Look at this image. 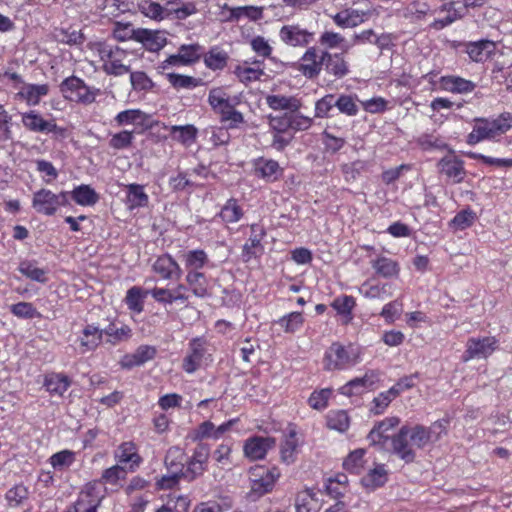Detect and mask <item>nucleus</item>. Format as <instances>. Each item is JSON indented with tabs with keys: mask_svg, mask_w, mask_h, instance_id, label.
Wrapping results in <instances>:
<instances>
[{
	"mask_svg": "<svg viewBox=\"0 0 512 512\" xmlns=\"http://www.w3.org/2000/svg\"><path fill=\"white\" fill-rule=\"evenodd\" d=\"M228 61V55L225 51L220 50L218 47H214L206 53L204 57L205 65L212 70L223 69Z\"/></svg>",
	"mask_w": 512,
	"mask_h": 512,
	"instance_id": "obj_55",
	"label": "nucleus"
},
{
	"mask_svg": "<svg viewBox=\"0 0 512 512\" xmlns=\"http://www.w3.org/2000/svg\"><path fill=\"white\" fill-rule=\"evenodd\" d=\"M390 288L391 285L388 283H381L374 279H368L360 285L359 293L368 299L384 300L392 296V292L389 291Z\"/></svg>",
	"mask_w": 512,
	"mask_h": 512,
	"instance_id": "obj_30",
	"label": "nucleus"
},
{
	"mask_svg": "<svg viewBox=\"0 0 512 512\" xmlns=\"http://www.w3.org/2000/svg\"><path fill=\"white\" fill-rule=\"evenodd\" d=\"M495 50V44L490 40H479L466 44V53L474 62H484Z\"/></svg>",
	"mask_w": 512,
	"mask_h": 512,
	"instance_id": "obj_35",
	"label": "nucleus"
},
{
	"mask_svg": "<svg viewBox=\"0 0 512 512\" xmlns=\"http://www.w3.org/2000/svg\"><path fill=\"white\" fill-rule=\"evenodd\" d=\"M342 53H331L330 51H322V60L327 73L336 78H343L349 73V66Z\"/></svg>",
	"mask_w": 512,
	"mask_h": 512,
	"instance_id": "obj_21",
	"label": "nucleus"
},
{
	"mask_svg": "<svg viewBox=\"0 0 512 512\" xmlns=\"http://www.w3.org/2000/svg\"><path fill=\"white\" fill-rule=\"evenodd\" d=\"M275 444V439L271 437H250L244 442V455L251 460H261Z\"/></svg>",
	"mask_w": 512,
	"mask_h": 512,
	"instance_id": "obj_14",
	"label": "nucleus"
},
{
	"mask_svg": "<svg viewBox=\"0 0 512 512\" xmlns=\"http://www.w3.org/2000/svg\"><path fill=\"white\" fill-rule=\"evenodd\" d=\"M370 265L374 269L375 273L386 279L397 278L400 274L399 263L386 256H377L370 260Z\"/></svg>",
	"mask_w": 512,
	"mask_h": 512,
	"instance_id": "obj_26",
	"label": "nucleus"
},
{
	"mask_svg": "<svg viewBox=\"0 0 512 512\" xmlns=\"http://www.w3.org/2000/svg\"><path fill=\"white\" fill-rule=\"evenodd\" d=\"M185 281L194 296L205 298L210 295L208 280L202 272H187Z\"/></svg>",
	"mask_w": 512,
	"mask_h": 512,
	"instance_id": "obj_40",
	"label": "nucleus"
},
{
	"mask_svg": "<svg viewBox=\"0 0 512 512\" xmlns=\"http://www.w3.org/2000/svg\"><path fill=\"white\" fill-rule=\"evenodd\" d=\"M88 49L94 56L100 58L102 69L106 74L122 76L130 72V66L124 63L128 53L119 46L110 45L104 41H94L88 44Z\"/></svg>",
	"mask_w": 512,
	"mask_h": 512,
	"instance_id": "obj_3",
	"label": "nucleus"
},
{
	"mask_svg": "<svg viewBox=\"0 0 512 512\" xmlns=\"http://www.w3.org/2000/svg\"><path fill=\"white\" fill-rule=\"evenodd\" d=\"M114 459L122 466H125L130 472H134L142 463V458L138 453L137 445L132 441L121 443L113 452Z\"/></svg>",
	"mask_w": 512,
	"mask_h": 512,
	"instance_id": "obj_12",
	"label": "nucleus"
},
{
	"mask_svg": "<svg viewBox=\"0 0 512 512\" xmlns=\"http://www.w3.org/2000/svg\"><path fill=\"white\" fill-rule=\"evenodd\" d=\"M253 166L255 174L266 181H275L282 175V169L278 162L272 159L257 158L254 160Z\"/></svg>",
	"mask_w": 512,
	"mask_h": 512,
	"instance_id": "obj_31",
	"label": "nucleus"
},
{
	"mask_svg": "<svg viewBox=\"0 0 512 512\" xmlns=\"http://www.w3.org/2000/svg\"><path fill=\"white\" fill-rule=\"evenodd\" d=\"M69 204L68 191H62L58 194L49 189L42 188L34 192L32 197L33 209L42 215L52 216L58 208Z\"/></svg>",
	"mask_w": 512,
	"mask_h": 512,
	"instance_id": "obj_5",
	"label": "nucleus"
},
{
	"mask_svg": "<svg viewBox=\"0 0 512 512\" xmlns=\"http://www.w3.org/2000/svg\"><path fill=\"white\" fill-rule=\"evenodd\" d=\"M336 107L340 113L347 116H356L359 112L357 97L353 95L342 94L336 99Z\"/></svg>",
	"mask_w": 512,
	"mask_h": 512,
	"instance_id": "obj_59",
	"label": "nucleus"
},
{
	"mask_svg": "<svg viewBox=\"0 0 512 512\" xmlns=\"http://www.w3.org/2000/svg\"><path fill=\"white\" fill-rule=\"evenodd\" d=\"M48 461L54 470L64 471L74 464L76 453L65 449L51 455Z\"/></svg>",
	"mask_w": 512,
	"mask_h": 512,
	"instance_id": "obj_50",
	"label": "nucleus"
},
{
	"mask_svg": "<svg viewBox=\"0 0 512 512\" xmlns=\"http://www.w3.org/2000/svg\"><path fill=\"white\" fill-rule=\"evenodd\" d=\"M324 65L322 52L318 54L315 47L308 48L300 59L299 70L307 78L317 77Z\"/></svg>",
	"mask_w": 512,
	"mask_h": 512,
	"instance_id": "obj_16",
	"label": "nucleus"
},
{
	"mask_svg": "<svg viewBox=\"0 0 512 512\" xmlns=\"http://www.w3.org/2000/svg\"><path fill=\"white\" fill-rule=\"evenodd\" d=\"M71 384L70 379L60 373H50L45 376L44 387L46 390L57 396H62Z\"/></svg>",
	"mask_w": 512,
	"mask_h": 512,
	"instance_id": "obj_44",
	"label": "nucleus"
},
{
	"mask_svg": "<svg viewBox=\"0 0 512 512\" xmlns=\"http://www.w3.org/2000/svg\"><path fill=\"white\" fill-rule=\"evenodd\" d=\"M295 508L296 512H318L320 504L317 493L311 488L298 492L295 499Z\"/></svg>",
	"mask_w": 512,
	"mask_h": 512,
	"instance_id": "obj_39",
	"label": "nucleus"
},
{
	"mask_svg": "<svg viewBox=\"0 0 512 512\" xmlns=\"http://www.w3.org/2000/svg\"><path fill=\"white\" fill-rule=\"evenodd\" d=\"M437 162L438 172L453 184L462 183L466 177L465 163L452 149Z\"/></svg>",
	"mask_w": 512,
	"mask_h": 512,
	"instance_id": "obj_9",
	"label": "nucleus"
},
{
	"mask_svg": "<svg viewBox=\"0 0 512 512\" xmlns=\"http://www.w3.org/2000/svg\"><path fill=\"white\" fill-rule=\"evenodd\" d=\"M476 218V213L472 209H463L453 217L449 225L451 228L455 230L462 231L471 227L475 222Z\"/></svg>",
	"mask_w": 512,
	"mask_h": 512,
	"instance_id": "obj_56",
	"label": "nucleus"
},
{
	"mask_svg": "<svg viewBox=\"0 0 512 512\" xmlns=\"http://www.w3.org/2000/svg\"><path fill=\"white\" fill-rule=\"evenodd\" d=\"M512 128V113L504 112L496 118H475L467 143L474 146L483 141H499Z\"/></svg>",
	"mask_w": 512,
	"mask_h": 512,
	"instance_id": "obj_2",
	"label": "nucleus"
},
{
	"mask_svg": "<svg viewBox=\"0 0 512 512\" xmlns=\"http://www.w3.org/2000/svg\"><path fill=\"white\" fill-rule=\"evenodd\" d=\"M60 90L66 99L83 104L93 103L99 92L98 89L88 87L82 79L75 76L66 78L61 83Z\"/></svg>",
	"mask_w": 512,
	"mask_h": 512,
	"instance_id": "obj_7",
	"label": "nucleus"
},
{
	"mask_svg": "<svg viewBox=\"0 0 512 512\" xmlns=\"http://www.w3.org/2000/svg\"><path fill=\"white\" fill-rule=\"evenodd\" d=\"M148 294V290L133 286L128 289L124 301L130 311L140 314L144 309V300Z\"/></svg>",
	"mask_w": 512,
	"mask_h": 512,
	"instance_id": "obj_48",
	"label": "nucleus"
},
{
	"mask_svg": "<svg viewBox=\"0 0 512 512\" xmlns=\"http://www.w3.org/2000/svg\"><path fill=\"white\" fill-rule=\"evenodd\" d=\"M239 418H233L228 420L227 422L222 423L219 426H215L211 421H204L198 425V427L193 432L194 440H204V439H220L225 433L229 432L236 423H238Z\"/></svg>",
	"mask_w": 512,
	"mask_h": 512,
	"instance_id": "obj_13",
	"label": "nucleus"
},
{
	"mask_svg": "<svg viewBox=\"0 0 512 512\" xmlns=\"http://www.w3.org/2000/svg\"><path fill=\"white\" fill-rule=\"evenodd\" d=\"M18 270L25 277H27L33 281H37V282H41V283H45L47 281L46 270L39 268L35 262L28 261V260L22 261L19 264Z\"/></svg>",
	"mask_w": 512,
	"mask_h": 512,
	"instance_id": "obj_53",
	"label": "nucleus"
},
{
	"mask_svg": "<svg viewBox=\"0 0 512 512\" xmlns=\"http://www.w3.org/2000/svg\"><path fill=\"white\" fill-rule=\"evenodd\" d=\"M445 431V421H436L430 427L404 425L391 439L392 452L405 463H412L418 450L439 440Z\"/></svg>",
	"mask_w": 512,
	"mask_h": 512,
	"instance_id": "obj_1",
	"label": "nucleus"
},
{
	"mask_svg": "<svg viewBox=\"0 0 512 512\" xmlns=\"http://www.w3.org/2000/svg\"><path fill=\"white\" fill-rule=\"evenodd\" d=\"M202 52V46L197 43L189 45L183 44L178 48L180 58H182L184 63L188 65L197 62L200 59Z\"/></svg>",
	"mask_w": 512,
	"mask_h": 512,
	"instance_id": "obj_63",
	"label": "nucleus"
},
{
	"mask_svg": "<svg viewBox=\"0 0 512 512\" xmlns=\"http://www.w3.org/2000/svg\"><path fill=\"white\" fill-rule=\"evenodd\" d=\"M365 16L366 13L362 10L348 8L331 15V18L336 26L346 29L354 28L362 24L365 20Z\"/></svg>",
	"mask_w": 512,
	"mask_h": 512,
	"instance_id": "obj_27",
	"label": "nucleus"
},
{
	"mask_svg": "<svg viewBox=\"0 0 512 512\" xmlns=\"http://www.w3.org/2000/svg\"><path fill=\"white\" fill-rule=\"evenodd\" d=\"M222 9L229 11V16L225 19L229 22L239 21L242 18H247L250 21L256 22L263 18L264 11V8L260 6L229 7L228 4H224Z\"/></svg>",
	"mask_w": 512,
	"mask_h": 512,
	"instance_id": "obj_29",
	"label": "nucleus"
},
{
	"mask_svg": "<svg viewBox=\"0 0 512 512\" xmlns=\"http://www.w3.org/2000/svg\"><path fill=\"white\" fill-rule=\"evenodd\" d=\"M136 42L141 43L148 51L157 52L167 44V38L160 31L138 28L136 29Z\"/></svg>",
	"mask_w": 512,
	"mask_h": 512,
	"instance_id": "obj_22",
	"label": "nucleus"
},
{
	"mask_svg": "<svg viewBox=\"0 0 512 512\" xmlns=\"http://www.w3.org/2000/svg\"><path fill=\"white\" fill-rule=\"evenodd\" d=\"M172 140L182 144L185 147L193 145L197 139L198 129L192 125H172L166 127Z\"/></svg>",
	"mask_w": 512,
	"mask_h": 512,
	"instance_id": "obj_32",
	"label": "nucleus"
},
{
	"mask_svg": "<svg viewBox=\"0 0 512 512\" xmlns=\"http://www.w3.org/2000/svg\"><path fill=\"white\" fill-rule=\"evenodd\" d=\"M499 348V340L495 336H477L468 338L462 360L489 358Z\"/></svg>",
	"mask_w": 512,
	"mask_h": 512,
	"instance_id": "obj_6",
	"label": "nucleus"
},
{
	"mask_svg": "<svg viewBox=\"0 0 512 512\" xmlns=\"http://www.w3.org/2000/svg\"><path fill=\"white\" fill-rule=\"evenodd\" d=\"M265 101L269 108L284 110L286 113H296L302 105L299 98L282 94L267 95Z\"/></svg>",
	"mask_w": 512,
	"mask_h": 512,
	"instance_id": "obj_28",
	"label": "nucleus"
},
{
	"mask_svg": "<svg viewBox=\"0 0 512 512\" xmlns=\"http://www.w3.org/2000/svg\"><path fill=\"white\" fill-rule=\"evenodd\" d=\"M243 216V209L236 199H229L220 211V217L226 223H236Z\"/></svg>",
	"mask_w": 512,
	"mask_h": 512,
	"instance_id": "obj_54",
	"label": "nucleus"
},
{
	"mask_svg": "<svg viewBox=\"0 0 512 512\" xmlns=\"http://www.w3.org/2000/svg\"><path fill=\"white\" fill-rule=\"evenodd\" d=\"M187 272L199 270L209 264L208 254L203 249H193L183 252L180 256Z\"/></svg>",
	"mask_w": 512,
	"mask_h": 512,
	"instance_id": "obj_36",
	"label": "nucleus"
},
{
	"mask_svg": "<svg viewBox=\"0 0 512 512\" xmlns=\"http://www.w3.org/2000/svg\"><path fill=\"white\" fill-rule=\"evenodd\" d=\"M319 44L324 48L323 51L340 49L342 52H348L352 45L348 43L345 37L331 30H326L319 36Z\"/></svg>",
	"mask_w": 512,
	"mask_h": 512,
	"instance_id": "obj_37",
	"label": "nucleus"
},
{
	"mask_svg": "<svg viewBox=\"0 0 512 512\" xmlns=\"http://www.w3.org/2000/svg\"><path fill=\"white\" fill-rule=\"evenodd\" d=\"M156 353L157 350L154 346L141 345L133 353L124 355L120 360V366L124 369L141 366L152 360Z\"/></svg>",
	"mask_w": 512,
	"mask_h": 512,
	"instance_id": "obj_20",
	"label": "nucleus"
},
{
	"mask_svg": "<svg viewBox=\"0 0 512 512\" xmlns=\"http://www.w3.org/2000/svg\"><path fill=\"white\" fill-rule=\"evenodd\" d=\"M127 188V204L130 209L145 207L149 203V196L144 190V186L140 184H129Z\"/></svg>",
	"mask_w": 512,
	"mask_h": 512,
	"instance_id": "obj_46",
	"label": "nucleus"
},
{
	"mask_svg": "<svg viewBox=\"0 0 512 512\" xmlns=\"http://www.w3.org/2000/svg\"><path fill=\"white\" fill-rule=\"evenodd\" d=\"M331 306L346 321H350L352 319V310L355 307V300L352 296L343 295L335 298Z\"/></svg>",
	"mask_w": 512,
	"mask_h": 512,
	"instance_id": "obj_57",
	"label": "nucleus"
},
{
	"mask_svg": "<svg viewBox=\"0 0 512 512\" xmlns=\"http://www.w3.org/2000/svg\"><path fill=\"white\" fill-rule=\"evenodd\" d=\"M365 450L356 449L352 451L344 460L343 468L352 474H360L366 463L364 459Z\"/></svg>",
	"mask_w": 512,
	"mask_h": 512,
	"instance_id": "obj_51",
	"label": "nucleus"
},
{
	"mask_svg": "<svg viewBox=\"0 0 512 512\" xmlns=\"http://www.w3.org/2000/svg\"><path fill=\"white\" fill-rule=\"evenodd\" d=\"M233 73L241 83L246 85L260 80L264 75L263 60L244 61L235 66Z\"/></svg>",
	"mask_w": 512,
	"mask_h": 512,
	"instance_id": "obj_15",
	"label": "nucleus"
},
{
	"mask_svg": "<svg viewBox=\"0 0 512 512\" xmlns=\"http://www.w3.org/2000/svg\"><path fill=\"white\" fill-rule=\"evenodd\" d=\"M305 319L301 312L288 313L274 323L279 325L285 333L294 334L304 325Z\"/></svg>",
	"mask_w": 512,
	"mask_h": 512,
	"instance_id": "obj_49",
	"label": "nucleus"
},
{
	"mask_svg": "<svg viewBox=\"0 0 512 512\" xmlns=\"http://www.w3.org/2000/svg\"><path fill=\"white\" fill-rule=\"evenodd\" d=\"M21 120L23 126L32 132L52 133L59 130L54 121L45 120L34 110L22 113Z\"/></svg>",
	"mask_w": 512,
	"mask_h": 512,
	"instance_id": "obj_17",
	"label": "nucleus"
},
{
	"mask_svg": "<svg viewBox=\"0 0 512 512\" xmlns=\"http://www.w3.org/2000/svg\"><path fill=\"white\" fill-rule=\"evenodd\" d=\"M441 89L451 93H469L476 85L467 79L455 75L442 76L440 78Z\"/></svg>",
	"mask_w": 512,
	"mask_h": 512,
	"instance_id": "obj_33",
	"label": "nucleus"
},
{
	"mask_svg": "<svg viewBox=\"0 0 512 512\" xmlns=\"http://www.w3.org/2000/svg\"><path fill=\"white\" fill-rule=\"evenodd\" d=\"M128 472L130 471L125 466L117 463L105 469L102 473L101 479L105 484L117 485L120 481L126 478Z\"/></svg>",
	"mask_w": 512,
	"mask_h": 512,
	"instance_id": "obj_58",
	"label": "nucleus"
},
{
	"mask_svg": "<svg viewBox=\"0 0 512 512\" xmlns=\"http://www.w3.org/2000/svg\"><path fill=\"white\" fill-rule=\"evenodd\" d=\"M184 453L177 447H172L167 451L165 456V465L168 471L173 472L176 467H179V474H183L184 469Z\"/></svg>",
	"mask_w": 512,
	"mask_h": 512,
	"instance_id": "obj_62",
	"label": "nucleus"
},
{
	"mask_svg": "<svg viewBox=\"0 0 512 512\" xmlns=\"http://www.w3.org/2000/svg\"><path fill=\"white\" fill-rule=\"evenodd\" d=\"M208 358L210 355L207 353L206 341L202 338H193L189 342V350L183 359L182 368L186 373L193 374Z\"/></svg>",
	"mask_w": 512,
	"mask_h": 512,
	"instance_id": "obj_10",
	"label": "nucleus"
},
{
	"mask_svg": "<svg viewBox=\"0 0 512 512\" xmlns=\"http://www.w3.org/2000/svg\"><path fill=\"white\" fill-rule=\"evenodd\" d=\"M48 91L49 87L46 84H25L17 96L25 100L29 106H35L48 94Z\"/></svg>",
	"mask_w": 512,
	"mask_h": 512,
	"instance_id": "obj_42",
	"label": "nucleus"
},
{
	"mask_svg": "<svg viewBox=\"0 0 512 512\" xmlns=\"http://www.w3.org/2000/svg\"><path fill=\"white\" fill-rule=\"evenodd\" d=\"M360 361V349L353 344L332 343L324 355V365L327 370L347 369Z\"/></svg>",
	"mask_w": 512,
	"mask_h": 512,
	"instance_id": "obj_4",
	"label": "nucleus"
},
{
	"mask_svg": "<svg viewBox=\"0 0 512 512\" xmlns=\"http://www.w3.org/2000/svg\"><path fill=\"white\" fill-rule=\"evenodd\" d=\"M113 38L119 42L136 41V29L131 23L115 22L112 30Z\"/></svg>",
	"mask_w": 512,
	"mask_h": 512,
	"instance_id": "obj_61",
	"label": "nucleus"
},
{
	"mask_svg": "<svg viewBox=\"0 0 512 512\" xmlns=\"http://www.w3.org/2000/svg\"><path fill=\"white\" fill-rule=\"evenodd\" d=\"M350 425V418L344 410H332L327 414V426L330 429L345 432Z\"/></svg>",
	"mask_w": 512,
	"mask_h": 512,
	"instance_id": "obj_52",
	"label": "nucleus"
},
{
	"mask_svg": "<svg viewBox=\"0 0 512 512\" xmlns=\"http://www.w3.org/2000/svg\"><path fill=\"white\" fill-rule=\"evenodd\" d=\"M68 193L75 203L80 206H93L99 200L96 191L90 185L86 184H81Z\"/></svg>",
	"mask_w": 512,
	"mask_h": 512,
	"instance_id": "obj_43",
	"label": "nucleus"
},
{
	"mask_svg": "<svg viewBox=\"0 0 512 512\" xmlns=\"http://www.w3.org/2000/svg\"><path fill=\"white\" fill-rule=\"evenodd\" d=\"M398 417H387L379 422L369 433L368 439L372 444H382L389 438L388 432L398 426Z\"/></svg>",
	"mask_w": 512,
	"mask_h": 512,
	"instance_id": "obj_38",
	"label": "nucleus"
},
{
	"mask_svg": "<svg viewBox=\"0 0 512 512\" xmlns=\"http://www.w3.org/2000/svg\"><path fill=\"white\" fill-rule=\"evenodd\" d=\"M239 102L238 97H231L222 87L212 88L208 94V103L218 115L232 105H238Z\"/></svg>",
	"mask_w": 512,
	"mask_h": 512,
	"instance_id": "obj_25",
	"label": "nucleus"
},
{
	"mask_svg": "<svg viewBox=\"0 0 512 512\" xmlns=\"http://www.w3.org/2000/svg\"><path fill=\"white\" fill-rule=\"evenodd\" d=\"M379 381V376L376 372L370 371L362 377H357L347 382L342 388L341 392L345 395H359L364 391L373 388Z\"/></svg>",
	"mask_w": 512,
	"mask_h": 512,
	"instance_id": "obj_24",
	"label": "nucleus"
},
{
	"mask_svg": "<svg viewBox=\"0 0 512 512\" xmlns=\"http://www.w3.org/2000/svg\"><path fill=\"white\" fill-rule=\"evenodd\" d=\"M103 332L94 324H87L78 337L81 353L94 351L102 342Z\"/></svg>",
	"mask_w": 512,
	"mask_h": 512,
	"instance_id": "obj_23",
	"label": "nucleus"
},
{
	"mask_svg": "<svg viewBox=\"0 0 512 512\" xmlns=\"http://www.w3.org/2000/svg\"><path fill=\"white\" fill-rule=\"evenodd\" d=\"M153 271L162 279L180 278L183 271L178 262L169 254L159 256L152 265Z\"/></svg>",
	"mask_w": 512,
	"mask_h": 512,
	"instance_id": "obj_18",
	"label": "nucleus"
},
{
	"mask_svg": "<svg viewBox=\"0 0 512 512\" xmlns=\"http://www.w3.org/2000/svg\"><path fill=\"white\" fill-rule=\"evenodd\" d=\"M251 481V491L257 496H262L272 490L276 480L280 476L277 468H267L256 466L249 472Z\"/></svg>",
	"mask_w": 512,
	"mask_h": 512,
	"instance_id": "obj_8",
	"label": "nucleus"
},
{
	"mask_svg": "<svg viewBox=\"0 0 512 512\" xmlns=\"http://www.w3.org/2000/svg\"><path fill=\"white\" fill-rule=\"evenodd\" d=\"M388 480V472L383 464H376L374 468L361 478V484L369 491L382 487Z\"/></svg>",
	"mask_w": 512,
	"mask_h": 512,
	"instance_id": "obj_34",
	"label": "nucleus"
},
{
	"mask_svg": "<svg viewBox=\"0 0 512 512\" xmlns=\"http://www.w3.org/2000/svg\"><path fill=\"white\" fill-rule=\"evenodd\" d=\"M101 332H103V336L107 337L106 342L112 345L127 341L132 336V330L128 325L117 327L114 323H110L107 327L101 329Z\"/></svg>",
	"mask_w": 512,
	"mask_h": 512,
	"instance_id": "obj_47",
	"label": "nucleus"
},
{
	"mask_svg": "<svg viewBox=\"0 0 512 512\" xmlns=\"http://www.w3.org/2000/svg\"><path fill=\"white\" fill-rule=\"evenodd\" d=\"M314 38V33L299 24L283 25L279 30V39L290 47H306Z\"/></svg>",
	"mask_w": 512,
	"mask_h": 512,
	"instance_id": "obj_11",
	"label": "nucleus"
},
{
	"mask_svg": "<svg viewBox=\"0 0 512 512\" xmlns=\"http://www.w3.org/2000/svg\"><path fill=\"white\" fill-rule=\"evenodd\" d=\"M299 446L300 443L297 438V433L294 429H291L285 436L280 448L281 460L288 465L294 463L297 458Z\"/></svg>",
	"mask_w": 512,
	"mask_h": 512,
	"instance_id": "obj_41",
	"label": "nucleus"
},
{
	"mask_svg": "<svg viewBox=\"0 0 512 512\" xmlns=\"http://www.w3.org/2000/svg\"><path fill=\"white\" fill-rule=\"evenodd\" d=\"M91 495L88 491H82L75 502L72 509H77V512H97L98 500H91Z\"/></svg>",
	"mask_w": 512,
	"mask_h": 512,
	"instance_id": "obj_64",
	"label": "nucleus"
},
{
	"mask_svg": "<svg viewBox=\"0 0 512 512\" xmlns=\"http://www.w3.org/2000/svg\"><path fill=\"white\" fill-rule=\"evenodd\" d=\"M333 390L331 388H323L311 393L308 398V404L315 410H324L328 406V401L332 396Z\"/></svg>",
	"mask_w": 512,
	"mask_h": 512,
	"instance_id": "obj_60",
	"label": "nucleus"
},
{
	"mask_svg": "<svg viewBox=\"0 0 512 512\" xmlns=\"http://www.w3.org/2000/svg\"><path fill=\"white\" fill-rule=\"evenodd\" d=\"M251 234L242 249V259L245 262L250 261L253 257L260 255L263 252L262 240L265 236L264 229L258 224L250 226Z\"/></svg>",
	"mask_w": 512,
	"mask_h": 512,
	"instance_id": "obj_19",
	"label": "nucleus"
},
{
	"mask_svg": "<svg viewBox=\"0 0 512 512\" xmlns=\"http://www.w3.org/2000/svg\"><path fill=\"white\" fill-rule=\"evenodd\" d=\"M138 10L145 17L157 22L168 18V8L152 0L139 1Z\"/></svg>",
	"mask_w": 512,
	"mask_h": 512,
	"instance_id": "obj_45",
	"label": "nucleus"
}]
</instances>
